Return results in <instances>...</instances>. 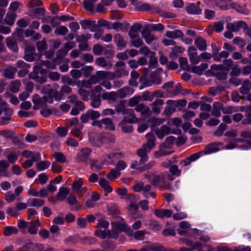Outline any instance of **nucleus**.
<instances>
[{"label": "nucleus", "instance_id": "nucleus-9", "mask_svg": "<svg viewBox=\"0 0 251 251\" xmlns=\"http://www.w3.org/2000/svg\"><path fill=\"white\" fill-rule=\"evenodd\" d=\"M201 2L198 1L196 4L189 3L185 7V10L189 14L199 15L202 13V9L200 7Z\"/></svg>", "mask_w": 251, "mask_h": 251}, {"label": "nucleus", "instance_id": "nucleus-32", "mask_svg": "<svg viewBox=\"0 0 251 251\" xmlns=\"http://www.w3.org/2000/svg\"><path fill=\"white\" fill-rule=\"evenodd\" d=\"M6 45L8 48L14 52H18V47L17 45V42L12 37H9L6 39Z\"/></svg>", "mask_w": 251, "mask_h": 251}, {"label": "nucleus", "instance_id": "nucleus-53", "mask_svg": "<svg viewBox=\"0 0 251 251\" xmlns=\"http://www.w3.org/2000/svg\"><path fill=\"white\" fill-rule=\"evenodd\" d=\"M103 51V47L99 44H95L93 47V52L96 55H100Z\"/></svg>", "mask_w": 251, "mask_h": 251}, {"label": "nucleus", "instance_id": "nucleus-40", "mask_svg": "<svg viewBox=\"0 0 251 251\" xmlns=\"http://www.w3.org/2000/svg\"><path fill=\"white\" fill-rule=\"evenodd\" d=\"M102 98L104 100L115 101L117 100V94L115 92H105L102 94Z\"/></svg>", "mask_w": 251, "mask_h": 251}, {"label": "nucleus", "instance_id": "nucleus-6", "mask_svg": "<svg viewBox=\"0 0 251 251\" xmlns=\"http://www.w3.org/2000/svg\"><path fill=\"white\" fill-rule=\"evenodd\" d=\"M226 27L228 30H231L232 31L236 32L239 31L241 28L247 29L248 26L245 22L239 21L234 23H228Z\"/></svg>", "mask_w": 251, "mask_h": 251}, {"label": "nucleus", "instance_id": "nucleus-47", "mask_svg": "<svg viewBox=\"0 0 251 251\" xmlns=\"http://www.w3.org/2000/svg\"><path fill=\"white\" fill-rule=\"evenodd\" d=\"M98 0H84L83 5L85 8L89 11H94V2Z\"/></svg>", "mask_w": 251, "mask_h": 251}, {"label": "nucleus", "instance_id": "nucleus-48", "mask_svg": "<svg viewBox=\"0 0 251 251\" xmlns=\"http://www.w3.org/2000/svg\"><path fill=\"white\" fill-rule=\"evenodd\" d=\"M141 100L142 97L140 96H135L128 100V105L130 107L136 106Z\"/></svg>", "mask_w": 251, "mask_h": 251}, {"label": "nucleus", "instance_id": "nucleus-25", "mask_svg": "<svg viewBox=\"0 0 251 251\" xmlns=\"http://www.w3.org/2000/svg\"><path fill=\"white\" fill-rule=\"evenodd\" d=\"M223 104L220 102H215L213 104V110H212V115L219 117L221 116V111H222Z\"/></svg>", "mask_w": 251, "mask_h": 251}, {"label": "nucleus", "instance_id": "nucleus-58", "mask_svg": "<svg viewBox=\"0 0 251 251\" xmlns=\"http://www.w3.org/2000/svg\"><path fill=\"white\" fill-rule=\"evenodd\" d=\"M56 131L59 136L61 137H65L68 133V127H58L57 128Z\"/></svg>", "mask_w": 251, "mask_h": 251}, {"label": "nucleus", "instance_id": "nucleus-17", "mask_svg": "<svg viewBox=\"0 0 251 251\" xmlns=\"http://www.w3.org/2000/svg\"><path fill=\"white\" fill-rule=\"evenodd\" d=\"M24 247L26 251H42L44 249L43 245L33 242L27 243Z\"/></svg>", "mask_w": 251, "mask_h": 251}, {"label": "nucleus", "instance_id": "nucleus-43", "mask_svg": "<svg viewBox=\"0 0 251 251\" xmlns=\"http://www.w3.org/2000/svg\"><path fill=\"white\" fill-rule=\"evenodd\" d=\"M36 47L39 52H42L47 50L48 46L47 44L46 39H43L42 41L37 42L36 43Z\"/></svg>", "mask_w": 251, "mask_h": 251}, {"label": "nucleus", "instance_id": "nucleus-35", "mask_svg": "<svg viewBox=\"0 0 251 251\" xmlns=\"http://www.w3.org/2000/svg\"><path fill=\"white\" fill-rule=\"evenodd\" d=\"M28 205L34 207H41L45 204V201L40 199H28L27 200Z\"/></svg>", "mask_w": 251, "mask_h": 251}, {"label": "nucleus", "instance_id": "nucleus-45", "mask_svg": "<svg viewBox=\"0 0 251 251\" xmlns=\"http://www.w3.org/2000/svg\"><path fill=\"white\" fill-rule=\"evenodd\" d=\"M121 173L115 169H112L106 175V177L110 180H113L119 177Z\"/></svg>", "mask_w": 251, "mask_h": 251}, {"label": "nucleus", "instance_id": "nucleus-16", "mask_svg": "<svg viewBox=\"0 0 251 251\" xmlns=\"http://www.w3.org/2000/svg\"><path fill=\"white\" fill-rule=\"evenodd\" d=\"M127 232L128 235H133L134 238L137 240H144L145 234L148 233V232L146 230H138L133 232L130 228H128Z\"/></svg>", "mask_w": 251, "mask_h": 251}, {"label": "nucleus", "instance_id": "nucleus-33", "mask_svg": "<svg viewBox=\"0 0 251 251\" xmlns=\"http://www.w3.org/2000/svg\"><path fill=\"white\" fill-rule=\"evenodd\" d=\"M16 14L14 12H8L4 18V22L6 25H12L14 23Z\"/></svg>", "mask_w": 251, "mask_h": 251}, {"label": "nucleus", "instance_id": "nucleus-23", "mask_svg": "<svg viewBox=\"0 0 251 251\" xmlns=\"http://www.w3.org/2000/svg\"><path fill=\"white\" fill-rule=\"evenodd\" d=\"M135 109L136 111L140 112L142 116H149L151 114V110L148 106L143 103L137 105Z\"/></svg>", "mask_w": 251, "mask_h": 251}, {"label": "nucleus", "instance_id": "nucleus-22", "mask_svg": "<svg viewBox=\"0 0 251 251\" xmlns=\"http://www.w3.org/2000/svg\"><path fill=\"white\" fill-rule=\"evenodd\" d=\"M171 133V128L166 125H163L156 131L157 137L162 139L164 137Z\"/></svg>", "mask_w": 251, "mask_h": 251}, {"label": "nucleus", "instance_id": "nucleus-11", "mask_svg": "<svg viewBox=\"0 0 251 251\" xmlns=\"http://www.w3.org/2000/svg\"><path fill=\"white\" fill-rule=\"evenodd\" d=\"M127 199L130 201V204L127 207L128 210L133 214L135 213L138 209L137 204L138 199L132 194L129 195Z\"/></svg>", "mask_w": 251, "mask_h": 251}, {"label": "nucleus", "instance_id": "nucleus-21", "mask_svg": "<svg viewBox=\"0 0 251 251\" xmlns=\"http://www.w3.org/2000/svg\"><path fill=\"white\" fill-rule=\"evenodd\" d=\"M129 24L126 22L121 23L120 22H116L111 23V29H114L117 31H126L128 28Z\"/></svg>", "mask_w": 251, "mask_h": 251}, {"label": "nucleus", "instance_id": "nucleus-51", "mask_svg": "<svg viewBox=\"0 0 251 251\" xmlns=\"http://www.w3.org/2000/svg\"><path fill=\"white\" fill-rule=\"evenodd\" d=\"M50 164L49 161H43L37 163L36 167L37 170L40 171L48 168Z\"/></svg>", "mask_w": 251, "mask_h": 251}, {"label": "nucleus", "instance_id": "nucleus-26", "mask_svg": "<svg viewBox=\"0 0 251 251\" xmlns=\"http://www.w3.org/2000/svg\"><path fill=\"white\" fill-rule=\"evenodd\" d=\"M196 47L201 51H204L207 48L206 41L202 37H199L195 40Z\"/></svg>", "mask_w": 251, "mask_h": 251}, {"label": "nucleus", "instance_id": "nucleus-57", "mask_svg": "<svg viewBox=\"0 0 251 251\" xmlns=\"http://www.w3.org/2000/svg\"><path fill=\"white\" fill-rule=\"evenodd\" d=\"M6 213L11 217H17L20 214L16 207H8L6 210Z\"/></svg>", "mask_w": 251, "mask_h": 251}, {"label": "nucleus", "instance_id": "nucleus-15", "mask_svg": "<svg viewBox=\"0 0 251 251\" xmlns=\"http://www.w3.org/2000/svg\"><path fill=\"white\" fill-rule=\"evenodd\" d=\"M90 105L94 108H98L101 105L100 96V94L97 95L94 92H92L90 96Z\"/></svg>", "mask_w": 251, "mask_h": 251}, {"label": "nucleus", "instance_id": "nucleus-20", "mask_svg": "<svg viewBox=\"0 0 251 251\" xmlns=\"http://www.w3.org/2000/svg\"><path fill=\"white\" fill-rule=\"evenodd\" d=\"M22 156L27 158H31L33 161H39L41 159V155L38 152H32L28 150L24 151L22 154Z\"/></svg>", "mask_w": 251, "mask_h": 251}, {"label": "nucleus", "instance_id": "nucleus-7", "mask_svg": "<svg viewBox=\"0 0 251 251\" xmlns=\"http://www.w3.org/2000/svg\"><path fill=\"white\" fill-rule=\"evenodd\" d=\"M213 71H216V75L219 79H225L226 78V74L229 71V69H226L223 65H213L212 67Z\"/></svg>", "mask_w": 251, "mask_h": 251}, {"label": "nucleus", "instance_id": "nucleus-28", "mask_svg": "<svg viewBox=\"0 0 251 251\" xmlns=\"http://www.w3.org/2000/svg\"><path fill=\"white\" fill-rule=\"evenodd\" d=\"M95 63L97 65L102 68H111L112 65L107 61L104 57H100L97 58L95 60Z\"/></svg>", "mask_w": 251, "mask_h": 251}, {"label": "nucleus", "instance_id": "nucleus-46", "mask_svg": "<svg viewBox=\"0 0 251 251\" xmlns=\"http://www.w3.org/2000/svg\"><path fill=\"white\" fill-rule=\"evenodd\" d=\"M102 122L105 125L106 128L111 130H114L115 126L111 119L109 118H103L102 119Z\"/></svg>", "mask_w": 251, "mask_h": 251}, {"label": "nucleus", "instance_id": "nucleus-1", "mask_svg": "<svg viewBox=\"0 0 251 251\" xmlns=\"http://www.w3.org/2000/svg\"><path fill=\"white\" fill-rule=\"evenodd\" d=\"M167 174H168V173L165 172L157 175L153 173L148 172L145 175V177L152 185L157 187L170 189V185L168 184H166L165 181V177Z\"/></svg>", "mask_w": 251, "mask_h": 251}, {"label": "nucleus", "instance_id": "nucleus-54", "mask_svg": "<svg viewBox=\"0 0 251 251\" xmlns=\"http://www.w3.org/2000/svg\"><path fill=\"white\" fill-rule=\"evenodd\" d=\"M53 156L55 158V160L58 162L64 163L66 161V156L60 152H54Z\"/></svg>", "mask_w": 251, "mask_h": 251}, {"label": "nucleus", "instance_id": "nucleus-8", "mask_svg": "<svg viewBox=\"0 0 251 251\" xmlns=\"http://www.w3.org/2000/svg\"><path fill=\"white\" fill-rule=\"evenodd\" d=\"M188 54L190 62L192 64H197L201 60V57L198 55L196 48L191 46L188 48Z\"/></svg>", "mask_w": 251, "mask_h": 251}, {"label": "nucleus", "instance_id": "nucleus-56", "mask_svg": "<svg viewBox=\"0 0 251 251\" xmlns=\"http://www.w3.org/2000/svg\"><path fill=\"white\" fill-rule=\"evenodd\" d=\"M36 65H37L38 66H40V68L43 66H45L48 68L54 69L55 67L53 63L48 61L40 60L38 61Z\"/></svg>", "mask_w": 251, "mask_h": 251}, {"label": "nucleus", "instance_id": "nucleus-19", "mask_svg": "<svg viewBox=\"0 0 251 251\" xmlns=\"http://www.w3.org/2000/svg\"><path fill=\"white\" fill-rule=\"evenodd\" d=\"M17 67L21 68L22 70L19 72V75L24 76L28 73V69L29 68L28 64L25 63L23 60H19L17 62Z\"/></svg>", "mask_w": 251, "mask_h": 251}, {"label": "nucleus", "instance_id": "nucleus-64", "mask_svg": "<svg viewBox=\"0 0 251 251\" xmlns=\"http://www.w3.org/2000/svg\"><path fill=\"white\" fill-rule=\"evenodd\" d=\"M78 94L81 96V99L84 101H87L89 100V93L87 90L83 89H80L78 90Z\"/></svg>", "mask_w": 251, "mask_h": 251}, {"label": "nucleus", "instance_id": "nucleus-24", "mask_svg": "<svg viewBox=\"0 0 251 251\" xmlns=\"http://www.w3.org/2000/svg\"><path fill=\"white\" fill-rule=\"evenodd\" d=\"M114 41L116 43L117 47L120 50L126 48V42L120 34H116L114 37Z\"/></svg>", "mask_w": 251, "mask_h": 251}, {"label": "nucleus", "instance_id": "nucleus-27", "mask_svg": "<svg viewBox=\"0 0 251 251\" xmlns=\"http://www.w3.org/2000/svg\"><path fill=\"white\" fill-rule=\"evenodd\" d=\"M164 104V101L161 99H157L151 104V107L153 112L155 114L160 112L161 106Z\"/></svg>", "mask_w": 251, "mask_h": 251}, {"label": "nucleus", "instance_id": "nucleus-39", "mask_svg": "<svg viewBox=\"0 0 251 251\" xmlns=\"http://www.w3.org/2000/svg\"><path fill=\"white\" fill-rule=\"evenodd\" d=\"M18 232V230L15 226H7L3 228V233L5 236H9L13 234H17Z\"/></svg>", "mask_w": 251, "mask_h": 251}, {"label": "nucleus", "instance_id": "nucleus-13", "mask_svg": "<svg viewBox=\"0 0 251 251\" xmlns=\"http://www.w3.org/2000/svg\"><path fill=\"white\" fill-rule=\"evenodd\" d=\"M80 24L83 29H89L93 32L97 28L96 21L90 20H83L80 22Z\"/></svg>", "mask_w": 251, "mask_h": 251}, {"label": "nucleus", "instance_id": "nucleus-59", "mask_svg": "<svg viewBox=\"0 0 251 251\" xmlns=\"http://www.w3.org/2000/svg\"><path fill=\"white\" fill-rule=\"evenodd\" d=\"M116 78H120L123 76L127 75L128 72L125 68L117 69L114 72Z\"/></svg>", "mask_w": 251, "mask_h": 251}, {"label": "nucleus", "instance_id": "nucleus-44", "mask_svg": "<svg viewBox=\"0 0 251 251\" xmlns=\"http://www.w3.org/2000/svg\"><path fill=\"white\" fill-rule=\"evenodd\" d=\"M130 88L127 87H123L118 90L116 93L117 94V98H124L129 94Z\"/></svg>", "mask_w": 251, "mask_h": 251}, {"label": "nucleus", "instance_id": "nucleus-31", "mask_svg": "<svg viewBox=\"0 0 251 251\" xmlns=\"http://www.w3.org/2000/svg\"><path fill=\"white\" fill-rule=\"evenodd\" d=\"M165 35L170 38L177 39L182 37L183 34L180 30L176 29L174 31H167L165 33Z\"/></svg>", "mask_w": 251, "mask_h": 251}, {"label": "nucleus", "instance_id": "nucleus-3", "mask_svg": "<svg viewBox=\"0 0 251 251\" xmlns=\"http://www.w3.org/2000/svg\"><path fill=\"white\" fill-rule=\"evenodd\" d=\"M92 151L87 148L80 150L77 153L76 159L78 162L88 164V161L91 153Z\"/></svg>", "mask_w": 251, "mask_h": 251}, {"label": "nucleus", "instance_id": "nucleus-60", "mask_svg": "<svg viewBox=\"0 0 251 251\" xmlns=\"http://www.w3.org/2000/svg\"><path fill=\"white\" fill-rule=\"evenodd\" d=\"M42 4V2L41 0H30L28 3L29 11L35 8L36 6H40Z\"/></svg>", "mask_w": 251, "mask_h": 251}, {"label": "nucleus", "instance_id": "nucleus-36", "mask_svg": "<svg viewBox=\"0 0 251 251\" xmlns=\"http://www.w3.org/2000/svg\"><path fill=\"white\" fill-rule=\"evenodd\" d=\"M126 101L125 100H121L118 104H117L115 107V111L117 113H121L123 115L125 114V113L126 112L127 109L126 108Z\"/></svg>", "mask_w": 251, "mask_h": 251}, {"label": "nucleus", "instance_id": "nucleus-41", "mask_svg": "<svg viewBox=\"0 0 251 251\" xmlns=\"http://www.w3.org/2000/svg\"><path fill=\"white\" fill-rule=\"evenodd\" d=\"M251 89V82L249 80H245L240 88V92L242 94H247Z\"/></svg>", "mask_w": 251, "mask_h": 251}, {"label": "nucleus", "instance_id": "nucleus-5", "mask_svg": "<svg viewBox=\"0 0 251 251\" xmlns=\"http://www.w3.org/2000/svg\"><path fill=\"white\" fill-rule=\"evenodd\" d=\"M137 155L140 158L139 161H133L130 164V167L132 169L139 170L140 172H143L142 170L143 168V165L148 161L149 157H145L144 155L137 152Z\"/></svg>", "mask_w": 251, "mask_h": 251}, {"label": "nucleus", "instance_id": "nucleus-4", "mask_svg": "<svg viewBox=\"0 0 251 251\" xmlns=\"http://www.w3.org/2000/svg\"><path fill=\"white\" fill-rule=\"evenodd\" d=\"M42 91L43 93L48 92V93L44 95L42 98L38 99L36 103L40 105H43L46 103H52L53 101V99L51 94L50 90H49L48 88H45L44 86Z\"/></svg>", "mask_w": 251, "mask_h": 251}, {"label": "nucleus", "instance_id": "nucleus-50", "mask_svg": "<svg viewBox=\"0 0 251 251\" xmlns=\"http://www.w3.org/2000/svg\"><path fill=\"white\" fill-rule=\"evenodd\" d=\"M21 85L19 80L12 81L10 85V90L13 93H17L19 91L20 87Z\"/></svg>", "mask_w": 251, "mask_h": 251}, {"label": "nucleus", "instance_id": "nucleus-18", "mask_svg": "<svg viewBox=\"0 0 251 251\" xmlns=\"http://www.w3.org/2000/svg\"><path fill=\"white\" fill-rule=\"evenodd\" d=\"M155 147V146L147 142L143 145L142 147L137 151V152L145 157H148V153L150 152Z\"/></svg>", "mask_w": 251, "mask_h": 251}, {"label": "nucleus", "instance_id": "nucleus-63", "mask_svg": "<svg viewBox=\"0 0 251 251\" xmlns=\"http://www.w3.org/2000/svg\"><path fill=\"white\" fill-rule=\"evenodd\" d=\"M68 29L64 26H60L55 29L54 30V33L55 34L64 35L67 33Z\"/></svg>", "mask_w": 251, "mask_h": 251}, {"label": "nucleus", "instance_id": "nucleus-29", "mask_svg": "<svg viewBox=\"0 0 251 251\" xmlns=\"http://www.w3.org/2000/svg\"><path fill=\"white\" fill-rule=\"evenodd\" d=\"M70 190L67 187H61L59 190V192L57 194L56 198L57 200L62 201L64 200L67 195L69 194Z\"/></svg>", "mask_w": 251, "mask_h": 251}, {"label": "nucleus", "instance_id": "nucleus-38", "mask_svg": "<svg viewBox=\"0 0 251 251\" xmlns=\"http://www.w3.org/2000/svg\"><path fill=\"white\" fill-rule=\"evenodd\" d=\"M208 68V65L206 63H202L198 66H194L191 68V71L194 73L199 75H201L204 70Z\"/></svg>", "mask_w": 251, "mask_h": 251}, {"label": "nucleus", "instance_id": "nucleus-34", "mask_svg": "<svg viewBox=\"0 0 251 251\" xmlns=\"http://www.w3.org/2000/svg\"><path fill=\"white\" fill-rule=\"evenodd\" d=\"M100 185L103 189L105 192L110 193L112 191V188L109 185V182L104 178H101L99 180Z\"/></svg>", "mask_w": 251, "mask_h": 251}, {"label": "nucleus", "instance_id": "nucleus-61", "mask_svg": "<svg viewBox=\"0 0 251 251\" xmlns=\"http://www.w3.org/2000/svg\"><path fill=\"white\" fill-rule=\"evenodd\" d=\"M111 23H109L108 21L104 19H100L98 21V27L105 26L107 29H111Z\"/></svg>", "mask_w": 251, "mask_h": 251}, {"label": "nucleus", "instance_id": "nucleus-14", "mask_svg": "<svg viewBox=\"0 0 251 251\" xmlns=\"http://www.w3.org/2000/svg\"><path fill=\"white\" fill-rule=\"evenodd\" d=\"M98 140L101 143L100 145H95V146L100 147L103 144H108L114 142L115 141V137L112 134L105 133L99 136Z\"/></svg>", "mask_w": 251, "mask_h": 251}, {"label": "nucleus", "instance_id": "nucleus-49", "mask_svg": "<svg viewBox=\"0 0 251 251\" xmlns=\"http://www.w3.org/2000/svg\"><path fill=\"white\" fill-rule=\"evenodd\" d=\"M17 71V69L16 68L9 67L4 71V75L9 78H12Z\"/></svg>", "mask_w": 251, "mask_h": 251}, {"label": "nucleus", "instance_id": "nucleus-10", "mask_svg": "<svg viewBox=\"0 0 251 251\" xmlns=\"http://www.w3.org/2000/svg\"><path fill=\"white\" fill-rule=\"evenodd\" d=\"M125 115H126V116L124 117L122 122V123L125 122L132 124L137 123L138 122V119L136 117L133 109H127Z\"/></svg>", "mask_w": 251, "mask_h": 251}, {"label": "nucleus", "instance_id": "nucleus-55", "mask_svg": "<svg viewBox=\"0 0 251 251\" xmlns=\"http://www.w3.org/2000/svg\"><path fill=\"white\" fill-rule=\"evenodd\" d=\"M130 43L135 48H139L144 44V42L140 37L130 39Z\"/></svg>", "mask_w": 251, "mask_h": 251}, {"label": "nucleus", "instance_id": "nucleus-37", "mask_svg": "<svg viewBox=\"0 0 251 251\" xmlns=\"http://www.w3.org/2000/svg\"><path fill=\"white\" fill-rule=\"evenodd\" d=\"M219 149L216 144H210L206 146L205 151H203L205 154H210L219 151Z\"/></svg>", "mask_w": 251, "mask_h": 251}, {"label": "nucleus", "instance_id": "nucleus-2", "mask_svg": "<svg viewBox=\"0 0 251 251\" xmlns=\"http://www.w3.org/2000/svg\"><path fill=\"white\" fill-rule=\"evenodd\" d=\"M29 76L40 83H43L46 81L45 71L41 70L40 66H38L37 65L34 66L33 71L29 75Z\"/></svg>", "mask_w": 251, "mask_h": 251}, {"label": "nucleus", "instance_id": "nucleus-42", "mask_svg": "<svg viewBox=\"0 0 251 251\" xmlns=\"http://www.w3.org/2000/svg\"><path fill=\"white\" fill-rule=\"evenodd\" d=\"M44 88H48L49 90H50L51 94L52 95L53 98H54L55 100L60 101L62 99L63 95L61 94L58 93L56 91L53 90L50 85H46L44 86Z\"/></svg>", "mask_w": 251, "mask_h": 251}, {"label": "nucleus", "instance_id": "nucleus-52", "mask_svg": "<svg viewBox=\"0 0 251 251\" xmlns=\"http://www.w3.org/2000/svg\"><path fill=\"white\" fill-rule=\"evenodd\" d=\"M149 251H165V248L159 244H153L148 245Z\"/></svg>", "mask_w": 251, "mask_h": 251}, {"label": "nucleus", "instance_id": "nucleus-62", "mask_svg": "<svg viewBox=\"0 0 251 251\" xmlns=\"http://www.w3.org/2000/svg\"><path fill=\"white\" fill-rule=\"evenodd\" d=\"M169 171L172 175L178 176L180 175L181 171L178 169V167L176 165H173L170 166Z\"/></svg>", "mask_w": 251, "mask_h": 251}, {"label": "nucleus", "instance_id": "nucleus-30", "mask_svg": "<svg viewBox=\"0 0 251 251\" xmlns=\"http://www.w3.org/2000/svg\"><path fill=\"white\" fill-rule=\"evenodd\" d=\"M172 214V211L169 209H156L154 211V214L160 218H163L165 217H171Z\"/></svg>", "mask_w": 251, "mask_h": 251}, {"label": "nucleus", "instance_id": "nucleus-12", "mask_svg": "<svg viewBox=\"0 0 251 251\" xmlns=\"http://www.w3.org/2000/svg\"><path fill=\"white\" fill-rule=\"evenodd\" d=\"M141 34L147 44H151L153 41H156L158 39L156 36L152 34L151 31L147 29H144L141 31Z\"/></svg>", "mask_w": 251, "mask_h": 251}]
</instances>
